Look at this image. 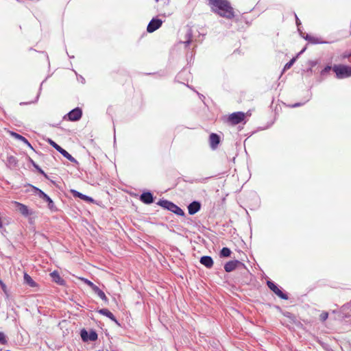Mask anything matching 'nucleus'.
<instances>
[{
  "label": "nucleus",
  "instance_id": "nucleus-20",
  "mask_svg": "<svg viewBox=\"0 0 351 351\" xmlns=\"http://www.w3.org/2000/svg\"><path fill=\"white\" fill-rule=\"evenodd\" d=\"M60 153L66 158H67L71 162L77 164L78 162L74 158L69 152H67L65 149L62 148V149L60 152Z\"/></svg>",
  "mask_w": 351,
  "mask_h": 351
},
{
  "label": "nucleus",
  "instance_id": "nucleus-21",
  "mask_svg": "<svg viewBox=\"0 0 351 351\" xmlns=\"http://www.w3.org/2000/svg\"><path fill=\"white\" fill-rule=\"evenodd\" d=\"M304 38L313 44H318V43H326V42L321 41L318 38H315L311 36L306 34Z\"/></svg>",
  "mask_w": 351,
  "mask_h": 351
},
{
  "label": "nucleus",
  "instance_id": "nucleus-3",
  "mask_svg": "<svg viewBox=\"0 0 351 351\" xmlns=\"http://www.w3.org/2000/svg\"><path fill=\"white\" fill-rule=\"evenodd\" d=\"M336 76L339 79L351 77V66L345 65H335L332 68Z\"/></svg>",
  "mask_w": 351,
  "mask_h": 351
},
{
  "label": "nucleus",
  "instance_id": "nucleus-29",
  "mask_svg": "<svg viewBox=\"0 0 351 351\" xmlns=\"http://www.w3.org/2000/svg\"><path fill=\"white\" fill-rule=\"evenodd\" d=\"M80 279L85 284H86L88 286H89L92 289V290L93 289V287H95L96 286L91 281H90L89 280H88L86 278H81Z\"/></svg>",
  "mask_w": 351,
  "mask_h": 351
},
{
  "label": "nucleus",
  "instance_id": "nucleus-28",
  "mask_svg": "<svg viewBox=\"0 0 351 351\" xmlns=\"http://www.w3.org/2000/svg\"><path fill=\"white\" fill-rule=\"evenodd\" d=\"M31 163H32V165L34 167V168H36V169L38 170V171L40 174L43 175L45 177H47L46 173L43 171V170L42 169H40V168L39 167V166H38V165H36V164L34 162V160H31Z\"/></svg>",
  "mask_w": 351,
  "mask_h": 351
},
{
  "label": "nucleus",
  "instance_id": "nucleus-7",
  "mask_svg": "<svg viewBox=\"0 0 351 351\" xmlns=\"http://www.w3.org/2000/svg\"><path fill=\"white\" fill-rule=\"evenodd\" d=\"M162 24V20L159 19H152L147 27V31L149 33H152L158 28H160Z\"/></svg>",
  "mask_w": 351,
  "mask_h": 351
},
{
  "label": "nucleus",
  "instance_id": "nucleus-2",
  "mask_svg": "<svg viewBox=\"0 0 351 351\" xmlns=\"http://www.w3.org/2000/svg\"><path fill=\"white\" fill-rule=\"evenodd\" d=\"M157 204L168 210L178 215L183 216L184 215V211L180 207H178L177 205L168 200H160L157 203Z\"/></svg>",
  "mask_w": 351,
  "mask_h": 351
},
{
  "label": "nucleus",
  "instance_id": "nucleus-4",
  "mask_svg": "<svg viewBox=\"0 0 351 351\" xmlns=\"http://www.w3.org/2000/svg\"><path fill=\"white\" fill-rule=\"evenodd\" d=\"M245 114L242 112H233L229 115L228 121L232 125H237L243 121Z\"/></svg>",
  "mask_w": 351,
  "mask_h": 351
},
{
  "label": "nucleus",
  "instance_id": "nucleus-24",
  "mask_svg": "<svg viewBox=\"0 0 351 351\" xmlns=\"http://www.w3.org/2000/svg\"><path fill=\"white\" fill-rule=\"evenodd\" d=\"M231 254V250L228 247H223L220 252L221 257H229Z\"/></svg>",
  "mask_w": 351,
  "mask_h": 351
},
{
  "label": "nucleus",
  "instance_id": "nucleus-9",
  "mask_svg": "<svg viewBox=\"0 0 351 351\" xmlns=\"http://www.w3.org/2000/svg\"><path fill=\"white\" fill-rule=\"evenodd\" d=\"M34 189L35 191H38V195L39 197L44 199L45 201L47 202H48V206L50 209H53V208L54 207V204H53V202L52 201V199L46 194L43 191H41L40 189L35 187V186H33Z\"/></svg>",
  "mask_w": 351,
  "mask_h": 351
},
{
  "label": "nucleus",
  "instance_id": "nucleus-35",
  "mask_svg": "<svg viewBox=\"0 0 351 351\" xmlns=\"http://www.w3.org/2000/svg\"><path fill=\"white\" fill-rule=\"evenodd\" d=\"M300 106V103H296L295 104L293 105V107L295 108V107H298Z\"/></svg>",
  "mask_w": 351,
  "mask_h": 351
},
{
  "label": "nucleus",
  "instance_id": "nucleus-33",
  "mask_svg": "<svg viewBox=\"0 0 351 351\" xmlns=\"http://www.w3.org/2000/svg\"><path fill=\"white\" fill-rule=\"evenodd\" d=\"M328 317V313H326V312L325 313H322L320 315V319L324 322V321L327 319Z\"/></svg>",
  "mask_w": 351,
  "mask_h": 351
},
{
  "label": "nucleus",
  "instance_id": "nucleus-31",
  "mask_svg": "<svg viewBox=\"0 0 351 351\" xmlns=\"http://www.w3.org/2000/svg\"><path fill=\"white\" fill-rule=\"evenodd\" d=\"M88 337V332L84 329L82 330H81V337H82V340L84 341H86Z\"/></svg>",
  "mask_w": 351,
  "mask_h": 351
},
{
  "label": "nucleus",
  "instance_id": "nucleus-5",
  "mask_svg": "<svg viewBox=\"0 0 351 351\" xmlns=\"http://www.w3.org/2000/svg\"><path fill=\"white\" fill-rule=\"evenodd\" d=\"M267 286L269 288L275 293L279 298L283 299V300H287L288 297L287 295L284 293L273 282L271 281H267Z\"/></svg>",
  "mask_w": 351,
  "mask_h": 351
},
{
  "label": "nucleus",
  "instance_id": "nucleus-32",
  "mask_svg": "<svg viewBox=\"0 0 351 351\" xmlns=\"http://www.w3.org/2000/svg\"><path fill=\"white\" fill-rule=\"evenodd\" d=\"M331 70V66H326L321 72V74L322 75H324L326 74H327Z\"/></svg>",
  "mask_w": 351,
  "mask_h": 351
},
{
  "label": "nucleus",
  "instance_id": "nucleus-27",
  "mask_svg": "<svg viewBox=\"0 0 351 351\" xmlns=\"http://www.w3.org/2000/svg\"><path fill=\"white\" fill-rule=\"evenodd\" d=\"M295 60H296L295 58H293L289 62H287L285 65L283 71H286V70L290 69L292 66V65L294 64V62H295Z\"/></svg>",
  "mask_w": 351,
  "mask_h": 351
},
{
  "label": "nucleus",
  "instance_id": "nucleus-18",
  "mask_svg": "<svg viewBox=\"0 0 351 351\" xmlns=\"http://www.w3.org/2000/svg\"><path fill=\"white\" fill-rule=\"evenodd\" d=\"M53 280L58 283V285H63L64 282V280L60 277L59 275V273L57 271H53L50 274Z\"/></svg>",
  "mask_w": 351,
  "mask_h": 351
},
{
  "label": "nucleus",
  "instance_id": "nucleus-22",
  "mask_svg": "<svg viewBox=\"0 0 351 351\" xmlns=\"http://www.w3.org/2000/svg\"><path fill=\"white\" fill-rule=\"evenodd\" d=\"M191 38H192V30L190 28H187L185 34V38L186 40L183 41L186 45H189L191 42Z\"/></svg>",
  "mask_w": 351,
  "mask_h": 351
},
{
  "label": "nucleus",
  "instance_id": "nucleus-12",
  "mask_svg": "<svg viewBox=\"0 0 351 351\" xmlns=\"http://www.w3.org/2000/svg\"><path fill=\"white\" fill-rule=\"evenodd\" d=\"M201 208V204L199 202L194 201L188 206V210L190 215H194L197 213Z\"/></svg>",
  "mask_w": 351,
  "mask_h": 351
},
{
  "label": "nucleus",
  "instance_id": "nucleus-11",
  "mask_svg": "<svg viewBox=\"0 0 351 351\" xmlns=\"http://www.w3.org/2000/svg\"><path fill=\"white\" fill-rule=\"evenodd\" d=\"M16 209L24 216H29L32 214V212L30 211L28 207L21 203L15 202Z\"/></svg>",
  "mask_w": 351,
  "mask_h": 351
},
{
  "label": "nucleus",
  "instance_id": "nucleus-15",
  "mask_svg": "<svg viewBox=\"0 0 351 351\" xmlns=\"http://www.w3.org/2000/svg\"><path fill=\"white\" fill-rule=\"evenodd\" d=\"M200 263L207 268H210L213 265V261L210 256H204L200 258Z\"/></svg>",
  "mask_w": 351,
  "mask_h": 351
},
{
  "label": "nucleus",
  "instance_id": "nucleus-26",
  "mask_svg": "<svg viewBox=\"0 0 351 351\" xmlns=\"http://www.w3.org/2000/svg\"><path fill=\"white\" fill-rule=\"evenodd\" d=\"M97 334L96 333V332L95 331H90L89 333H88V337L87 338V341L88 340H90V341H95L97 340Z\"/></svg>",
  "mask_w": 351,
  "mask_h": 351
},
{
  "label": "nucleus",
  "instance_id": "nucleus-16",
  "mask_svg": "<svg viewBox=\"0 0 351 351\" xmlns=\"http://www.w3.org/2000/svg\"><path fill=\"white\" fill-rule=\"evenodd\" d=\"M10 134L12 136H13L14 138L19 140V141H22L23 143H24L25 145H27V146H28L29 148L32 149H33V147L31 145V144L29 143V141L23 136H21V134H17L16 132H10Z\"/></svg>",
  "mask_w": 351,
  "mask_h": 351
},
{
  "label": "nucleus",
  "instance_id": "nucleus-34",
  "mask_svg": "<svg viewBox=\"0 0 351 351\" xmlns=\"http://www.w3.org/2000/svg\"><path fill=\"white\" fill-rule=\"evenodd\" d=\"M0 285H1L3 291L5 293L6 292V286L1 280H0Z\"/></svg>",
  "mask_w": 351,
  "mask_h": 351
},
{
  "label": "nucleus",
  "instance_id": "nucleus-10",
  "mask_svg": "<svg viewBox=\"0 0 351 351\" xmlns=\"http://www.w3.org/2000/svg\"><path fill=\"white\" fill-rule=\"evenodd\" d=\"M210 146L212 149H215L220 143V137L215 133H212L209 136Z\"/></svg>",
  "mask_w": 351,
  "mask_h": 351
},
{
  "label": "nucleus",
  "instance_id": "nucleus-30",
  "mask_svg": "<svg viewBox=\"0 0 351 351\" xmlns=\"http://www.w3.org/2000/svg\"><path fill=\"white\" fill-rule=\"evenodd\" d=\"M7 339L5 334L2 332H0V343L2 345H5L7 343Z\"/></svg>",
  "mask_w": 351,
  "mask_h": 351
},
{
  "label": "nucleus",
  "instance_id": "nucleus-14",
  "mask_svg": "<svg viewBox=\"0 0 351 351\" xmlns=\"http://www.w3.org/2000/svg\"><path fill=\"white\" fill-rule=\"evenodd\" d=\"M98 313L101 315H105L110 319L112 321L114 322L116 324H119L118 321L114 316V315L107 308H101L98 311Z\"/></svg>",
  "mask_w": 351,
  "mask_h": 351
},
{
  "label": "nucleus",
  "instance_id": "nucleus-25",
  "mask_svg": "<svg viewBox=\"0 0 351 351\" xmlns=\"http://www.w3.org/2000/svg\"><path fill=\"white\" fill-rule=\"evenodd\" d=\"M48 143L53 147L55 148L58 152H60L62 148L58 145L56 143H55L51 139H48Z\"/></svg>",
  "mask_w": 351,
  "mask_h": 351
},
{
  "label": "nucleus",
  "instance_id": "nucleus-8",
  "mask_svg": "<svg viewBox=\"0 0 351 351\" xmlns=\"http://www.w3.org/2000/svg\"><path fill=\"white\" fill-rule=\"evenodd\" d=\"M82 110L79 108H76L71 111H70L68 114L69 120L72 121H76L80 119L82 117Z\"/></svg>",
  "mask_w": 351,
  "mask_h": 351
},
{
  "label": "nucleus",
  "instance_id": "nucleus-1",
  "mask_svg": "<svg viewBox=\"0 0 351 351\" xmlns=\"http://www.w3.org/2000/svg\"><path fill=\"white\" fill-rule=\"evenodd\" d=\"M212 10L222 17L231 19L234 13L230 3L227 0H209Z\"/></svg>",
  "mask_w": 351,
  "mask_h": 351
},
{
  "label": "nucleus",
  "instance_id": "nucleus-23",
  "mask_svg": "<svg viewBox=\"0 0 351 351\" xmlns=\"http://www.w3.org/2000/svg\"><path fill=\"white\" fill-rule=\"evenodd\" d=\"M24 281L26 284H27L31 287H34L36 285V282L33 280V279L31 278V276H29L27 274H25V275H24Z\"/></svg>",
  "mask_w": 351,
  "mask_h": 351
},
{
  "label": "nucleus",
  "instance_id": "nucleus-13",
  "mask_svg": "<svg viewBox=\"0 0 351 351\" xmlns=\"http://www.w3.org/2000/svg\"><path fill=\"white\" fill-rule=\"evenodd\" d=\"M140 199L145 204H149L153 202V195L150 192H145L141 194Z\"/></svg>",
  "mask_w": 351,
  "mask_h": 351
},
{
  "label": "nucleus",
  "instance_id": "nucleus-17",
  "mask_svg": "<svg viewBox=\"0 0 351 351\" xmlns=\"http://www.w3.org/2000/svg\"><path fill=\"white\" fill-rule=\"evenodd\" d=\"M71 193H73L74 197H80L81 199L85 200L86 202H93V199L92 197H88L86 195H84L75 190H72Z\"/></svg>",
  "mask_w": 351,
  "mask_h": 351
},
{
  "label": "nucleus",
  "instance_id": "nucleus-6",
  "mask_svg": "<svg viewBox=\"0 0 351 351\" xmlns=\"http://www.w3.org/2000/svg\"><path fill=\"white\" fill-rule=\"evenodd\" d=\"M239 267H244V264L237 260L230 261L225 264L224 269L226 272H231Z\"/></svg>",
  "mask_w": 351,
  "mask_h": 351
},
{
  "label": "nucleus",
  "instance_id": "nucleus-19",
  "mask_svg": "<svg viewBox=\"0 0 351 351\" xmlns=\"http://www.w3.org/2000/svg\"><path fill=\"white\" fill-rule=\"evenodd\" d=\"M93 291L105 302H108V298L104 292L101 291L97 286L93 287Z\"/></svg>",
  "mask_w": 351,
  "mask_h": 351
}]
</instances>
